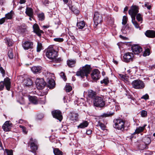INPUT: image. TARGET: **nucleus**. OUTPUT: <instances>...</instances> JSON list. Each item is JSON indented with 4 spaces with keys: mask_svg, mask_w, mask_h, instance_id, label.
Masks as SVG:
<instances>
[{
    "mask_svg": "<svg viewBox=\"0 0 155 155\" xmlns=\"http://www.w3.org/2000/svg\"><path fill=\"white\" fill-rule=\"evenodd\" d=\"M46 55L50 59L54 60L53 61L55 63H60L61 61L60 58H55L58 55V53L53 47H49L47 49Z\"/></svg>",
    "mask_w": 155,
    "mask_h": 155,
    "instance_id": "f257e3e1",
    "label": "nucleus"
},
{
    "mask_svg": "<svg viewBox=\"0 0 155 155\" xmlns=\"http://www.w3.org/2000/svg\"><path fill=\"white\" fill-rule=\"evenodd\" d=\"M91 68L90 65H86L83 67L81 69L77 72L76 75L78 76H80L81 78H84V77L87 76L91 71Z\"/></svg>",
    "mask_w": 155,
    "mask_h": 155,
    "instance_id": "f03ea898",
    "label": "nucleus"
},
{
    "mask_svg": "<svg viewBox=\"0 0 155 155\" xmlns=\"http://www.w3.org/2000/svg\"><path fill=\"white\" fill-rule=\"evenodd\" d=\"M114 127L119 130H123L124 128V120L121 119H115L114 120Z\"/></svg>",
    "mask_w": 155,
    "mask_h": 155,
    "instance_id": "7ed1b4c3",
    "label": "nucleus"
},
{
    "mask_svg": "<svg viewBox=\"0 0 155 155\" xmlns=\"http://www.w3.org/2000/svg\"><path fill=\"white\" fill-rule=\"evenodd\" d=\"M131 85L133 88L137 89H142L145 87L143 82L140 80H134L132 82Z\"/></svg>",
    "mask_w": 155,
    "mask_h": 155,
    "instance_id": "20e7f679",
    "label": "nucleus"
},
{
    "mask_svg": "<svg viewBox=\"0 0 155 155\" xmlns=\"http://www.w3.org/2000/svg\"><path fill=\"white\" fill-rule=\"evenodd\" d=\"M93 20L94 22V27L96 28L97 25L100 24L102 21V15L99 14L98 12H95Z\"/></svg>",
    "mask_w": 155,
    "mask_h": 155,
    "instance_id": "39448f33",
    "label": "nucleus"
},
{
    "mask_svg": "<svg viewBox=\"0 0 155 155\" xmlns=\"http://www.w3.org/2000/svg\"><path fill=\"white\" fill-rule=\"evenodd\" d=\"M93 103L95 106L97 107H102L104 106L105 103L102 97H96L94 99Z\"/></svg>",
    "mask_w": 155,
    "mask_h": 155,
    "instance_id": "423d86ee",
    "label": "nucleus"
},
{
    "mask_svg": "<svg viewBox=\"0 0 155 155\" xmlns=\"http://www.w3.org/2000/svg\"><path fill=\"white\" fill-rule=\"evenodd\" d=\"M134 57V54L132 53L129 52L126 53L123 56V61L126 63L132 61Z\"/></svg>",
    "mask_w": 155,
    "mask_h": 155,
    "instance_id": "0eeeda50",
    "label": "nucleus"
},
{
    "mask_svg": "<svg viewBox=\"0 0 155 155\" xmlns=\"http://www.w3.org/2000/svg\"><path fill=\"white\" fill-rule=\"evenodd\" d=\"M30 148L31 151L35 153L38 149L37 140L35 139L33 140L32 138H31L30 139Z\"/></svg>",
    "mask_w": 155,
    "mask_h": 155,
    "instance_id": "6e6552de",
    "label": "nucleus"
},
{
    "mask_svg": "<svg viewBox=\"0 0 155 155\" xmlns=\"http://www.w3.org/2000/svg\"><path fill=\"white\" fill-rule=\"evenodd\" d=\"M37 88L38 89H43L46 85V83L42 78H37L35 81Z\"/></svg>",
    "mask_w": 155,
    "mask_h": 155,
    "instance_id": "1a4fd4ad",
    "label": "nucleus"
},
{
    "mask_svg": "<svg viewBox=\"0 0 155 155\" xmlns=\"http://www.w3.org/2000/svg\"><path fill=\"white\" fill-rule=\"evenodd\" d=\"M51 114L53 117L58 120L60 122L62 120L63 117L60 111L58 110H54L51 112Z\"/></svg>",
    "mask_w": 155,
    "mask_h": 155,
    "instance_id": "9d476101",
    "label": "nucleus"
},
{
    "mask_svg": "<svg viewBox=\"0 0 155 155\" xmlns=\"http://www.w3.org/2000/svg\"><path fill=\"white\" fill-rule=\"evenodd\" d=\"M138 12V7L136 5H134L131 7L129 11V13L131 16V18H135V16Z\"/></svg>",
    "mask_w": 155,
    "mask_h": 155,
    "instance_id": "9b49d317",
    "label": "nucleus"
},
{
    "mask_svg": "<svg viewBox=\"0 0 155 155\" xmlns=\"http://www.w3.org/2000/svg\"><path fill=\"white\" fill-rule=\"evenodd\" d=\"M91 76L92 79L94 81L98 80L101 77L99 71L97 69H94L91 74Z\"/></svg>",
    "mask_w": 155,
    "mask_h": 155,
    "instance_id": "f8f14e48",
    "label": "nucleus"
},
{
    "mask_svg": "<svg viewBox=\"0 0 155 155\" xmlns=\"http://www.w3.org/2000/svg\"><path fill=\"white\" fill-rule=\"evenodd\" d=\"M137 147L139 150H142L145 149H147L148 147L145 144V143L141 140H139L135 143Z\"/></svg>",
    "mask_w": 155,
    "mask_h": 155,
    "instance_id": "ddd939ff",
    "label": "nucleus"
},
{
    "mask_svg": "<svg viewBox=\"0 0 155 155\" xmlns=\"http://www.w3.org/2000/svg\"><path fill=\"white\" fill-rule=\"evenodd\" d=\"M131 49L135 54H138L142 51V48L137 45H134L131 47Z\"/></svg>",
    "mask_w": 155,
    "mask_h": 155,
    "instance_id": "4468645a",
    "label": "nucleus"
},
{
    "mask_svg": "<svg viewBox=\"0 0 155 155\" xmlns=\"http://www.w3.org/2000/svg\"><path fill=\"white\" fill-rule=\"evenodd\" d=\"M33 31L37 35L40 37L41 35V34L44 33V32L40 29L38 25L36 23L33 26Z\"/></svg>",
    "mask_w": 155,
    "mask_h": 155,
    "instance_id": "2eb2a0df",
    "label": "nucleus"
},
{
    "mask_svg": "<svg viewBox=\"0 0 155 155\" xmlns=\"http://www.w3.org/2000/svg\"><path fill=\"white\" fill-rule=\"evenodd\" d=\"M33 43L31 42L26 41L22 43V46L25 50L31 49L33 48Z\"/></svg>",
    "mask_w": 155,
    "mask_h": 155,
    "instance_id": "dca6fc26",
    "label": "nucleus"
},
{
    "mask_svg": "<svg viewBox=\"0 0 155 155\" xmlns=\"http://www.w3.org/2000/svg\"><path fill=\"white\" fill-rule=\"evenodd\" d=\"M12 125L10 121H7L3 125L2 127V128L5 131H9L12 127Z\"/></svg>",
    "mask_w": 155,
    "mask_h": 155,
    "instance_id": "f3484780",
    "label": "nucleus"
},
{
    "mask_svg": "<svg viewBox=\"0 0 155 155\" xmlns=\"http://www.w3.org/2000/svg\"><path fill=\"white\" fill-rule=\"evenodd\" d=\"M42 68L40 66H33L31 68V70L34 74H37L41 72Z\"/></svg>",
    "mask_w": 155,
    "mask_h": 155,
    "instance_id": "a211bd4d",
    "label": "nucleus"
},
{
    "mask_svg": "<svg viewBox=\"0 0 155 155\" xmlns=\"http://www.w3.org/2000/svg\"><path fill=\"white\" fill-rule=\"evenodd\" d=\"M3 82L6 89L8 91L10 90L11 84L10 79L8 78L7 77L4 79V81Z\"/></svg>",
    "mask_w": 155,
    "mask_h": 155,
    "instance_id": "6ab92c4d",
    "label": "nucleus"
},
{
    "mask_svg": "<svg viewBox=\"0 0 155 155\" xmlns=\"http://www.w3.org/2000/svg\"><path fill=\"white\" fill-rule=\"evenodd\" d=\"M78 114L74 112H71L70 114V120L73 122H75L78 120Z\"/></svg>",
    "mask_w": 155,
    "mask_h": 155,
    "instance_id": "aec40b11",
    "label": "nucleus"
},
{
    "mask_svg": "<svg viewBox=\"0 0 155 155\" xmlns=\"http://www.w3.org/2000/svg\"><path fill=\"white\" fill-rule=\"evenodd\" d=\"M145 34L147 37L149 38H153L155 37V31L153 30H147Z\"/></svg>",
    "mask_w": 155,
    "mask_h": 155,
    "instance_id": "412c9836",
    "label": "nucleus"
},
{
    "mask_svg": "<svg viewBox=\"0 0 155 155\" xmlns=\"http://www.w3.org/2000/svg\"><path fill=\"white\" fill-rule=\"evenodd\" d=\"M47 81L48 82V86L50 89L53 88L55 86V82L54 80L52 78H48Z\"/></svg>",
    "mask_w": 155,
    "mask_h": 155,
    "instance_id": "4be33fe9",
    "label": "nucleus"
},
{
    "mask_svg": "<svg viewBox=\"0 0 155 155\" xmlns=\"http://www.w3.org/2000/svg\"><path fill=\"white\" fill-rule=\"evenodd\" d=\"M29 101L32 104H38V100L37 97L35 96H30L29 97Z\"/></svg>",
    "mask_w": 155,
    "mask_h": 155,
    "instance_id": "5701e85b",
    "label": "nucleus"
},
{
    "mask_svg": "<svg viewBox=\"0 0 155 155\" xmlns=\"http://www.w3.org/2000/svg\"><path fill=\"white\" fill-rule=\"evenodd\" d=\"M146 125V124H145L142 127H137L135 132L134 133V134H138L142 132L145 129Z\"/></svg>",
    "mask_w": 155,
    "mask_h": 155,
    "instance_id": "b1692460",
    "label": "nucleus"
},
{
    "mask_svg": "<svg viewBox=\"0 0 155 155\" xmlns=\"http://www.w3.org/2000/svg\"><path fill=\"white\" fill-rule=\"evenodd\" d=\"M77 26L79 29H82L85 27V24L83 21H78V20Z\"/></svg>",
    "mask_w": 155,
    "mask_h": 155,
    "instance_id": "393cba45",
    "label": "nucleus"
},
{
    "mask_svg": "<svg viewBox=\"0 0 155 155\" xmlns=\"http://www.w3.org/2000/svg\"><path fill=\"white\" fill-rule=\"evenodd\" d=\"M25 13L30 17H32L33 15V9L31 8L27 7L26 8Z\"/></svg>",
    "mask_w": 155,
    "mask_h": 155,
    "instance_id": "a878e982",
    "label": "nucleus"
},
{
    "mask_svg": "<svg viewBox=\"0 0 155 155\" xmlns=\"http://www.w3.org/2000/svg\"><path fill=\"white\" fill-rule=\"evenodd\" d=\"M88 124L89 123L87 121L84 120L78 126V128H84L87 127Z\"/></svg>",
    "mask_w": 155,
    "mask_h": 155,
    "instance_id": "bb28decb",
    "label": "nucleus"
},
{
    "mask_svg": "<svg viewBox=\"0 0 155 155\" xmlns=\"http://www.w3.org/2000/svg\"><path fill=\"white\" fill-rule=\"evenodd\" d=\"M96 95L95 92L92 90H90L88 92V96L90 98H94V99L96 97Z\"/></svg>",
    "mask_w": 155,
    "mask_h": 155,
    "instance_id": "cd10ccee",
    "label": "nucleus"
},
{
    "mask_svg": "<svg viewBox=\"0 0 155 155\" xmlns=\"http://www.w3.org/2000/svg\"><path fill=\"white\" fill-rule=\"evenodd\" d=\"M24 84L26 86H29L32 85V82L30 79L27 78L24 80Z\"/></svg>",
    "mask_w": 155,
    "mask_h": 155,
    "instance_id": "c85d7f7f",
    "label": "nucleus"
},
{
    "mask_svg": "<svg viewBox=\"0 0 155 155\" xmlns=\"http://www.w3.org/2000/svg\"><path fill=\"white\" fill-rule=\"evenodd\" d=\"M76 61L74 60H69L67 61V64L69 67H72L74 66Z\"/></svg>",
    "mask_w": 155,
    "mask_h": 155,
    "instance_id": "c756f323",
    "label": "nucleus"
},
{
    "mask_svg": "<svg viewBox=\"0 0 155 155\" xmlns=\"http://www.w3.org/2000/svg\"><path fill=\"white\" fill-rule=\"evenodd\" d=\"M143 142L145 143V144L147 145V146L151 143V140L150 138L148 137H145L142 140H141Z\"/></svg>",
    "mask_w": 155,
    "mask_h": 155,
    "instance_id": "7c9ffc66",
    "label": "nucleus"
},
{
    "mask_svg": "<svg viewBox=\"0 0 155 155\" xmlns=\"http://www.w3.org/2000/svg\"><path fill=\"white\" fill-rule=\"evenodd\" d=\"M14 15V12L11 11L10 12L5 15V17L7 19H11L12 17Z\"/></svg>",
    "mask_w": 155,
    "mask_h": 155,
    "instance_id": "2f4dec72",
    "label": "nucleus"
},
{
    "mask_svg": "<svg viewBox=\"0 0 155 155\" xmlns=\"http://www.w3.org/2000/svg\"><path fill=\"white\" fill-rule=\"evenodd\" d=\"M53 152L55 155H63V152L58 148L54 149Z\"/></svg>",
    "mask_w": 155,
    "mask_h": 155,
    "instance_id": "473e14b6",
    "label": "nucleus"
},
{
    "mask_svg": "<svg viewBox=\"0 0 155 155\" xmlns=\"http://www.w3.org/2000/svg\"><path fill=\"white\" fill-rule=\"evenodd\" d=\"M96 126L97 127H100L103 130H104L106 127L105 125L104 124L100 121L98 122L97 124L96 125Z\"/></svg>",
    "mask_w": 155,
    "mask_h": 155,
    "instance_id": "72a5a7b5",
    "label": "nucleus"
},
{
    "mask_svg": "<svg viewBox=\"0 0 155 155\" xmlns=\"http://www.w3.org/2000/svg\"><path fill=\"white\" fill-rule=\"evenodd\" d=\"M135 18H132V22L135 27L137 28H140L139 25L135 21Z\"/></svg>",
    "mask_w": 155,
    "mask_h": 155,
    "instance_id": "f704fd0d",
    "label": "nucleus"
},
{
    "mask_svg": "<svg viewBox=\"0 0 155 155\" xmlns=\"http://www.w3.org/2000/svg\"><path fill=\"white\" fill-rule=\"evenodd\" d=\"M6 43L9 46H12L13 44V40L10 38H6L5 40Z\"/></svg>",
    "mask_w": 155,
    "mask_h": 155,
    "instance_id": "c9c22d12",
    "label": "nucleus"
},
{
    "mask_svg": "<svg viewBox=\"0 0 155 155\" xmlns=\"http://www.w3.org/2000/svg\"><path fill=\"white\" fill-rule=\"evenodd\" d=\"M65 89L67 92H69L72 90V87L69 84H67L65 87Z\"/></svg>",
    "mask_w": 155,
    "mask_h": 155,
    "instance_id": "e433bc0d",
    "label": "nucleus"
},
{
    "mask_svg": "<svg viewBox=\"0 0 155 155\" xmlns=\"http://www.w3.org/2000/svg\"><path fill=\"white\" fill-rule=\"evenodd\" d=\"M38 17L39 18V20L42 21L45 19V15L43 13L39 14L38 15Z\"/></svg>",
    "mask_w": 155,
    "mask_h": 155,
    "instance_id": "4c0bfd02",
    "label": "nucleus"
},
{
    "mask_svg": "<svg viewBox=\"0 0 155 155\" xmlns=\"http://www.w3.org/2000/svg\"><path fill=\"white\" fill-rule=\"evenodd\" d=\"M42 48V44L39 42H38V44L37 47V51L38 52H40Z\"/></svg>",
    "mask_w": 155,
    "mask_h": 155,
    "instance_id": "58836bf2",
    "label": "nucleus"
},
{
    "mask_svg": "<svg viewBox=\"0 0 155 155\" xmlns=\"http://www.w3.org/2000/svg\"><path fill=\"white\" fill-rule=\"evenodd\" d=\"M109 80L107 78H106L101 81V84H104L105 85H107L109 83Z\"/></svg>",
    "mask_w": 155,
    "mask_h": 155,
    "instance_id": "ea45409f",
    "label": "nucleus"
},
{
    "mask_svg": "<svg viewBox=\"0 0 155 155\" xmlns=\"http://www.w3.org/2000/svg\"><path fill=\"white\" fill-rule=\"evenodd\" d=\"M136 19L138 21L142 23L143 20L142 16L139 13L138 14H137Z\"/></svg>",
    "mask_w": 155,
    "mask_h": 155,
    "instance_id": "a19ab883",
    "label": "nucleus"
},
{
    "mask_svg": "<svg viewBox=\"0 0 155 155\" xmlns=\"http://www.w3.org/2000/svg\"><path fill=\"white\" fill-rule=\"evenodd\" d=\"M8 55L10 59H12L13 57V50L12 49H10L8 52Z\"/></svg>",
    "mask_w": 155,
    "mask_h": 155,
    "instance_id": "79ce46f5",
    "label": "nucleus"
},
{
    "mask_svg": "<svg viewBox=\"0 0 155 155\" xmlns=\"http://www.w3.org/2000/svg\"><path fill=\"white\" fill-rule=\"evenodd\" d=\"M150 54V50L149 49L147 48L145 50L143 54V56H148Z\"/></svg>",
    "mask_w": 155,
    "mask_h": 155,
    "instance_id": "37998d69",
    "label": "nucleus"
},
{
    "mask_svg": "<svg viewBox=\"0 0 155 155\" xmlns=\"http://www.w3.org/2000/svg\"><path fill=\"white\" fill-rule=\"evenodd\" d=\"M127 17L126 16H124L123 18L122 24L124 25H125L127 23Z\"/></svg>",
    "mask_w": 155,
    "mask_h": 155,
    "instance_id": "c03bdc74",
    "label": "nucleus"
},
{
    "mask_svg": "<svg viewBox=\"0 0 155 155\" xmlns=\"http://www.w3.org/2000/svg\"><path fill=\"white\" fill-rule=\"evenodd\" d=\"M147 115V112L145 110H142L141 111V116L142 117H145Z\"/></svg>",
    "mask_w": 155,
    "mask_h": 155,
    "instance_id": "a18cd8bd",
    "label": "nucleus"
},
{
    "mask_svg": "<svg viewBox=\"0 0 155 155\" xmlns=\"http://www.w3.org/2000/svg\"><path fill=\"white\" fill-rule=\"evenodd\" d=\"M19 127L22 129V131L25 134L27 133L28 131L27 130L25 127L22 125H20Z\"/></svg>",
    "mask_w": 155,
    "mask_h": 155,
    "instance_id": "49530a36",
    "label": "nucleus"
},
{
    "mask_svg": "<svg viewBox=\"0 0 155 155\" xmlns=\"http://www.w3.org/2000/svg\"><path fill=\"white\" fill-rule=\"evenodd\" d=\"M54 40L55 41L62 42L63 41L64 39L62 38H54Z\"/></svg>",
    "mask_w": 155,
    "mask_h": 155,
    "instance_id": "de8ad7c7",
    "label": "nucleus"
},
{
    "mask_svg": "<svg viewBox=\"0 0 155 155\" xmlns=\"http://www.w3.org/2000/svg\"><path fill=\"white\" fill-rule=\"evenodd\" d=\"M113 114V112H112L111 111L110 112H107V113L104 114L103 116L105 117H108L111 115H112Z\"/></svg>",
    "mask_w": 155,
    "mask_h": 155,
    "instance_id": "09e8293b",
    "label": "nucleus"
},
{
    "mask_svg": "<svg viewBox=\"0 0 155 155\" xmlns=\"http://www.w3.org/2000/svg\"><path fill=\"white\" fill-rule=\"evenodd\" d=\"M141 99H144L145 100H147L149 99V96L147 94H146L141 97Z\"/></svg>",
    "mask_w": 155,
    "mask_h": 155,
    "instance_id": "8fccbe9b",
    "label": "nucleus"
},
{
    "mask_svg": "<svg viewBox=\"0 0 155 155\" xmlns=\"http://www.w3.org/2000/svg\"><path fill=\"white\" fill-rule=\"evenodd\" d=\"M60 75L62 77L64 80L65 81L66 80L67 78H66V77L65 75V74L64 72H61L60 73Z\"/></svg>",
    "mask_w": 155,
    "mask_h": 155,
    "instance_id": "3c124183",
    "label": "nucleus"
},
{
    "mask_svg": "<svg viewBox=\"0 0 155 155\" xmlns=\"http://www.w3.org/2000/svg\"><path fill=\"white\" fill-rule=\"evenodd\" d=\"M5 85L3 81L0 82V91L3 90L4 88Z\"/></svg>",
    "mask_w": 155,
    "mask_h": 155,
    "instance_id": "603ef678",
    "label": "nucleus"
},
{
    "mask_svg": "<svg viewBox=\"0 0 155 155\" xmlns=\"http://www.w3.org/2000/svg\"><path fill=\"white\" fill-rule=\"evenodd\" d=\"M6 151L7 153V155H13V151L12 150H8L6 149Z\"/></svg>",
    "mask_w": 155,
    "mask_h": 155,
    "instance_id": "864d4df0",
    "label": "nucleus"
},
{
    "mask_svg": "<svg viewBox=\"0 0 155 155\" xmlns=\"http://www.w3.org/2000/svg\"><path fill=\"white\" fill-rule=\"evenodd\" d=\"M6 19L5 17H4L0 19V24H3L5 21Z\"/></svg>",
    "mask_w": 155,
    "mask_h": 155,
    "instance_id": "5fc2aeb1",
    "label": "nucleus"
},
{
    "mask_svg": "<svg viewBox=\"0 0 155 155\" xmlns=\"http://www.w3.org/2000/svg\"><path fill=\"white\" fill-rule=\"evenodd\" d=\"M145 7H146L148 9H150L151 8V6L150 5H149L148 3H146L145 4Z\"/></svg>",
    "mask_w": 155,
    "mask_h": 155,
    "instance_id": "6e6d98bb",
    "label": "nucleus"
},
{
    "mask_svg": "<svg viewBox=\"0 0 155 155\" xmlns=\"http://www.w3.org/2000/svg\"><path fill=\"white\" fill-rule=\"evenodd\" d=\"M72 10L74 13L76 15L78 14L79 13V11L77 9L73 10V9H72Z\"/></svg>",
    "mask_w": 155,
    "mask_h": 155,
    "instance_id": "4d7b16f0",
    "label": "nucleus"
},
{
    "mask_svg": "<svg viewBox=\"0 0 155 155\" xmlns=\"http://www.w3.org/2000/svg\"><path fill=\"white\" fill-rule=\"evenodd\" d=\"M0 71L3 75H4L5 74V71L2 67H0Z\"/></svg>",
    "mask_w": 155,
    "mask_h": 155,
    "instance_id": "13d9d810",
    "label": "nucleus"
},
{
    "mask_svg": "<svg viewBox=\"0 0 155 155\" xmlns=\"http://www.w3.org/2000/svg\"><path fill=\"white\" fill-rule=\"evenodd\" d=\"M150 68L151 70H153L155 68V64L151 66H150Z\"/></svg>",
    "mask_w": 155,
    "mask_h": 155,
    "instance_id": "bf43d9fd",
    "label": "nucleus"
},
{
    "mask_svg": "<svg viewBox=\"0 0 155 155\" xmlns=\"http://www.w3.org/2000/svg\"><path fill=\"white\" fill-rule=\"evenodd\" d=\"M92 131L90 130H87V134L88 135L91 134V133Z\"/></svg>",
    "mask_w": 155,
    "mask_h": 155,
    "instance_id": "052dcab7",
    "label": "nucleus"
},
{
    "mask_svg": "<svg viewBox=\"0 0 155 155\" xmlns=\"http://www.w3.org/2000/svg\"><path fill=\"white\" fill-rule=\"evenodd\" d=\"M37 95L38 96H42L44 95V94L39 92L38 93H37Z\"/></svg>",
    "mask_w": 155,
    "mask_h": 155,
    "instance_id": "680f3d73",
    "label": "nucleus"
},
{
    "mask_svg": "<svg viewBox=\"0 0 155 155\" xmlns=\"http://www.w3.org/2000/svg\"><path fill=\"white\" fill-rule=\"evenodd\" d=\"M4 150L1 141H0V150Z\"/></svg>",
    "mask_w": 155,
    "mask_h": 155,
    "instance_id": "e2e57ef3",
    "label": "nucleus"
},
{
    "mask_svg": "<svg viewBox=\"0 0 155 155\" xmlns=\"http://www.w3.org/2000/svg\"><path fill=\"white\" fill-rule=\"evenodd\" d=\"M25 2V0H20V3L21 4L24 3Z\"/></svg>",
    "mask_w": 155,
    "mask_h": 155,
    "instance_id": "0e129e2a",
    "label": "nucleus"
},
{
    "mask_svg": "<svg viewBox=\"0 0 155 155\" xmlns=\"http://www.w3.org/2000/svg\"><path fill=\"white\" fill-rule=\"evenodd\" d=\"M128 9V7L127 6H126L124 8V13L125 12H126Z\"/></svg>",
    "mask_w": 155,
    "mask_h": 155,
    "instance_id": "69168bd1",
    "label": "nucleus"
},
{
    "mask_svg": "<svg viewBox=\"0 0 155 155\" xmlns=\"http://www.w3.org/2000/svg\"><path fill=\"white\" fill-rule=\"evenodd\" d=\"M49 26L48 25H43L42 26L43 28H44V29H46L47 28H49Z\"/></svg>",
    "mask_w": 155,
    "mask_h": 155,
    "instance_id": "338daca9",
    "label": "nucleus"
},
{
    "mask_svg": "<svg viewBox=\"0 0 155 155\" xmlns=\"http://www.w3.org/2000/svg\"><path fill=\"white\" fill-rule=\"evenodd\" d=\"M120 76L122 78L124 79H125V76L124 75L122 74H120Z\"/></svg>",
    "mask_w": 155,
    "mask_h": 155,
    "instance_id": "774afa93",
    "label": "nucleus"
}]
</instances>
